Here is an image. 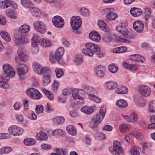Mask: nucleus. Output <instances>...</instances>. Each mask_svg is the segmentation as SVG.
I'll return each instance as SVG.
<instances>
[{
    "mask_svg": "<svg viewBox=\"0 0 155 155\" xmlns=\"http://www.w3.org/2000/svg\"><path fill=\"white\" fill-rule=\"evenodd\" d=\"M87 50L83 49L82 53L86 55L92 57L94 53H97V57L101 58L103 56L102 52L100 51V47L97 45L91 43H87L85 44Z\"/></svg>",
    "mask_w": 155,
    "mask_h": 155,
    "instance_id": "1",
    "label": "nucleus"
},
{
    "mask_svg": "<svg viewBox=\"0 0 155 155\" xmlns=\"http://www.w3.org/2000/svg\"><path fill=\"white\" fill-rule=\"evenodd\" d=\"M105 114V108L101 107L99 113L94 116L91 122L90 126L92 128L94 129L97 127L103 120Z\"/></svg>",
    "mask_w": 155,
    "mask_h": 155,
    "instance_id": "2",
    "label": "nucleus"
},
{
    "mask_svg": "<svg viewBox=\"0 0 155 155\" xmlns=\"http://www.w3.org/2000/svg\"><path fill=\"white\" fill-rule=\"evenodd\" d=\"M4 73L2 76L6 81H8L10 77L15 75V71L12 67L8 64H5L3 65Z\"/></svg>",
    "mask_w": 155,
    "mask_h": 155,
    "instance_id": "3",
    "label": "nucleus"
},
{
    "mask_svg": "<svg viewBox=\"0 0 155 155\" xmlns=\"http://www.w3.org/2000/svg\"><path fill=\"white\" fill-rule=\"evenodd\" d=\"M110 152L114 155H124L123 149L120 146L119 142L118 141L114 142L113 147L109 148Z\"/></svg>",
    "mask_w": 155,
    "mask_h": 155,
    "instance_id": "4",
    "label": "nucleus"
},
{
    "mask_svg": "<svg viewBox=\"0 0 155 155\" xmlns=\"http://www.w3.org/2000/svg\"><path fill=\"white\" fill-rule=\"evenodd\" d=\"M17 72L19 77L21 80L24 79L25 74L28 72V68L25 64L19 63L17 65Z\"/></svg>",
    "mask_w": 155,
    "mask_h": 155,
    "instance_id": "5",
    "label": "nucleus"
},
{
    "mask_svg": "<svg viewBox=\"0 0 155 155\" xmlns=\"http://www.w3.org/2000/svg\"><path fill=\"white\" fill-rule=\"evenodd\" d=\"M27 95L30 97L35 100H38L41 98L42 95L37 89L30 88L26 91Z\"/></svg>",
    "mask_w": 155,
    "mask_h": 155,
    "instance_id": "6",
    "label": "nucleus"
},
{
    "mask_svg": "<svg viewBox=\"0 0 155 155\" xmlns=\"http://www.w3.org/2000/svg\"><path fill=\"white\" fill-rule=\"evenodd\" d=\"M82 24V21L79 16H75L71 18V24L72 29L74 30L78 29Z\"/></svg>",
    "mask_w": 155,
    "mask_h": 155,
    "instance_id": "7",
    "label": "nucleus"
},
{
    "mask_svg": "<svg viewBox=\"0 0 155 155\" xmlns=\"http://www.w3.org/2000/svg\"><path fill=\"white\" fill-rule=\"evenodd\" d=\"M138 90L140 95L144 97H147L151 93V89L147 85L145 84L139 86Z\"/></svg>",
    "mask_w": 155,
    "mask_h": 155,
    "instance_id": "8",
    "label": "nucleus"
},
{
    "mask_svg": "<svg viewBox=\"0 0 155 155\" xmlns=\"http://www.w3.org/2000/svg\"><path fill=\"white\" fill-rule=\"evenodd\" d=\"M52 21L55 26L58 28H62L64 25V20L60 16L56 15L52 19Z\"/></svg>",
    "mask_w": 155,
    "mask_h": 155,
    "instance_id": "9",
    "label": "nucleus"
},
{
    "mask_svg": "<svg viewBox=\"0 0 155 155\" xmlns=\"http://www.w3.org/2000/svg\"><path fill=\"white\" fill-rule=\"evenodd\" d=\"M9 132L14 135H20L23 133V129L17 126L13 125L10 127L8 129Z\"/></svg>",
    "mask_w": 155,
    "mask_h": 155,
    "instance_id": "10",
    "label": "nucleus"
},
{
    "mask_svg": "<svg viewBox=\"0 0 155 155\" xmlns=\"http://www.w3.org/2000/svg\"><path fill=\"white\" fill-rule=\"evenodd\" d=\"M34 26L36 31L43 34L45 32V27L44 24L39 21H36L34 23Z\"/></svg>",
    "mask_w": 155,
    "mask_h": 155,
    "instance_id": "11",
    "label": "nucleus"
},
{
    "mask_svg": "<svg viewBox=\"0 0 155 155\" xmlns=\"http://www.w3.org/2000/svg\"><path fill=\"white\" fill-rule=\"evenodd\" d=\"M104 11L107 14V18L110 20H114L117 17V15L112 8H106L104 9Z\"/></svg>",
    "mask_w": 155,
    "mask_h": 155,
    "instance_id": "12",
    "label": "nucleus"
},
{
    "mask_svg": "<svg viewBox=\"0 0 155 155\" xmlns=\"http://www.w3.org/2000/svg\"><path fill=\"white\" fill-rule=\"evenodd\" d=\"M144 25L141 21H135L133 23L134 30L138 32H141L143 30Z\"/></svg>",
    "mask_w": 155,
    "mask_h": 155,
    "instance_id": "13",
    "label": "nucleus"
},
{
    "mask_svg": "<svg viewBox=\"0 0 155 155\" xmlns=\"http://www.w3.org/2000/svg\"><path fill=\"white\" fill-rule=\"evenodd\" d=\"M15 44L18 45L26 43L27 42V39L23 35H17L15 36L14 39Z\"/></svg>",
    "mask_w": 155,
    "mask_h": 155,
    "instance_id": "14",
    "label": "nucleus"
},
{
    "mask_svg": "<svg viewBox=\"0 0 155 155\" xmlns=\"http://www.w3.org/2000/svg\"><path fill=\"white\" fill-rule=\"evenodd\" d=\"M94 73L97 76L102 77L104 74V68L101 66L95 67L94 69Z\"/></svg>",
    "mask_w": 155,
    "mask_h": 155,
    "instance_id": "15",
    "label": "nucleus"
},
{
    "mask_svg": "<svg viewBox=\"0 0 155 155\" xmlns=\"http://www.w3.org/2000/svg\"><path fill=\"white\" fill-rule=\"evenodd\" d=\"M129 58L131 60L139 62H143L145 60L143 57L138 54H134L131 55Z\"/></svg>",
    "mask_w": 155,
    "mask_h": 155,
    "instance_id": "16",
    "label": "nucleus"
},
{
    "mask_svg": "<svg viewBox=\"0 0 155 155\" xmlns=\"http://www.w3.org/2000/svg\"><path fill=\"white\" fill-rule=\"evenodd\" d=\"M90 38L93 41L98 42L101 39L100 35L96 31H93L90 32L89 34Z\"/></svg>",
    "mask_w": 155,
    "mask_h": 155,
    "instance_id": "17",
    "label": "nucleus"
},
{
    "mask_svg": "<svg viewBox=\"0 0 155 155\" xmlns=\"http://www.w3.org/2000/svg\"><path fill=\"white\" fill-rule=\"evenodd\" d=\"M64 52V49L63 48H59L55 52L54 58L55 59L58 61L60 60L63 55Z\"/></svg>",
    "mask_w": 155,
    "mask_h": 155,
    "instance_id": "18",
    "label": "nucleus"
},
{
    "mask_svg": "<svg viewBox=\"0 0 155 155\" xmlns=\"http://www.w3.org/2000/svg\"><path fill=\"white\" fill-rule=\"evenodd\" d=\"M142 13L141 9L137 8H132L130 10V14L134 17H137L141 15Z\"/></svg>",
    "mask_w": 155,
    "mask_h": 155,
    "instance_id": "19",
    "label": "nucleus"
},
{
    "mask_svg": "<svg viewBox=\"0 0 155 155\" xmlns=\"http://www.w3.org/2000/svg\"><path fill=\"white\" fill-rule=\"evenodd\" d=\"M29 11L33 16L35 17H39L41 14V10L37 8H30L29 9Z\"/></svg>",
    "mask_w": 155,
    "mask_h": 155,
    "instance_id": "20",
    "label": "nucleus"
},
{
    "mask_svg": "<svg viewBox=\"0 0 155 155\" xmlns=\"http://www.w3.org/2000/svg\"><path fill=\"white\" fill-rule=\"evenodd\" d=\"M81 89H77L74 88L72 89V97L74 100L79 99L83 100V98L81 97L79 94V92L81 91Z\"/></svg>",
    "mask_w": 155,
    "mask_h": 155,
    "instance_id": "21",
    "label": "nucleus"
},
{
    "mask_svg": "<svg viewBox=\"0 0 155 155\" xmlns=\"http://www.w3.org/2000/svg\"><path fill=\"white\" fill-rule=\"evenodd\" d=\"M115 91L117 94H125L128 92V89L126 87L122 86L116 88Z\"/></svg>",
    "mask_w": 155,
    "mask_h": 155,
    "instance_id": "22",
    "label": "nucleus"
},
{
    "mask_svg": "<svg viewBox=\"0 0 155 155\" xmlns=\"http://www.w3.org/2000/svg\"><path fill=\"white\" fill-rule=\"evenodd\" d=\"M39 41V44L43 48L49 47L51 45V41L46 39H44L43 38H41Z\"/></svg>",
    "mask_w": 155,
    "mask_h": 155,
    "instance_id": "23",
    "label": "nucleus"
},
{
    "mask_svg": "<svg viewBox=\"0 0 155 155\" xmlns=\"http://www.w3.org/2000/svg\"><path fill=\"white\" fill-rule=\"evenodd\" d=\"M81 90V91H83L85 93L89 94L92 93L94 94L96 92V91L93 88L86 85H84L83 89Z\"/></svg>",
    "mask_w": 155,
    "mask_h": 155,
    "instance_id": "24",
    "label": "nucleus"
},
{
    "mask_svg": "<svg viewBox=\"0 0 155 155\" xmlns=\"http://www.w3.org/2000/svg\"><path fill=\"white\" fill-rule=\"evenodd\" d=\"M30 30V27L28 25H21L18 30V32L20 33H26Z\"/></svg>",
    "mask_w": 155,
    "mask_h": 155,
    "instance_id": "25",
    "label": "nucleus"
},
{
    "mask_svg": "<svg viewBox=\"0 0 155 155\" xmlns=\"http://www.w3.org/2000/svg\"><path fill=\"white\" fill-rule=\"evenodd\" d=\"M66 130L68 133L72 136L76 135L77 132L75 127L73 125H69L66 127Z\"/></svg>",
    "mask_w": 155,
    "mask_h": 155,
    "instance_id": "26",
    "label": "nucleus"
},
{
    "mask_svg": "<svg viewBox=\"0 0 155 155\" xmlns=\"http://www.w3.org/2000/svg\"><path fill=\"white\" fill-rule=\"evenodd\" d=\"M123 66L124 68L131 71L137 70V68L135 65L130 64L126 62H124L123 63Z\"/></svg>",
    "mask_w": 155,
    "mask_h": 155,
    "instance_id": "27",
    "label": "nucleus"
},
{
    "mask_svg": "<svg viewBox=\"0 0 155 155\" xmlns=\"http://www.w3.org/2000/svg\"><path fill=\"white\" fill-rule=\"evenodd\" d=\"M117 85V83L113 81H108L106 82L105 84L106 87L110 90H112L115 88Z\"/></svg>",
    "mask_w": 155,
    "mask_h": 155,
    "instance_id": "28",
    "label": "nucleus"
},
{
    "mask_svg": "<svg viewBox=\"0 0 155 155\" xmlns=\"http://www.w3.org/2000/svg\"><path fill=\"white\" fill-rule=\"evenodd\" d=\"M17 53L19 59L21 61H25L26 59V55L23 51L22 48H20L18 50Z\"/></svg>",
    "mask_w": 155,
    "mask_h": 155,
    "instance_id": "29",
    "label": "nucleus"
},
{
    "mask_svg": "<svg viewBox=\"0 0 155 155\" xmlns=\"http://www.w3.org/2000/svg\"><path fill=\"white\" fill-rule=\"evenodd\" d=\"M8 81L2 78V76H0V87L4 89H7L9 87V85L6 82Z\"/></svg>",
    "mask_w": 155,
    "mask_h": 155,
    "instance_id": "30",
    "label": "nucleus"
},
{
    "mask_svg": "<svg viewBox=\"0 0 155 155\" xmlns=\"http://www.w3.org/2000/svg\"><path fill=\"white\" fill-rule=\"evenodd\" d=\"M81 112L87 114H90L93 112V109L90 107L85 106L82 107L81 109Z\"/></svg>",
    "mask_w": 155,
    "mask_h": 155,
    "instance_id": "31",
    "label": "nucleus"
},
{
    "mask_svg": "<svg viewBox=\"0 0 155 155\" xmlns=\"http://www.w3.org/2000/svg\"><path fill=\"white\" fill-rule=\"evenodd\" d=\"M39 38L36 35H34L31 39V45L34 47H37L38 44H39Z\"/></svg>",
    "mask_w": 155,
    "mask_h": 155,
    "instance_id": "32",
    "label": "nucleus"
},
{
    "mask_svg": "<svg viewBox=\"0 0 155 155\" xmlns=\"http://www.w3.org/2000/svg\"><path fill=\"white\" fill-rule=\"evenodd\" d=\"M11 1L6 0L0 2V7L1 8L4 9L8 8L11 5Z\"/></svg>",
    "mask_w": 155,
    "mask_h": 155,
    "instance_id": "33",
    "label": "nucleus"
},
{
    "mask_svg": "<svg viewBox=\"0 0 155 155\" xmlns=\"http://www.w3.org/2000/svg\"><path fill=\"white\" fill-rule=\"evenodd\" d=\"M24 142L27 146H32L35 144L36 141L33 138H28L24 140Z\"/></svg>",
    "mask_w": 155,
    "mask_h": 155,
    "instance_id": "34",
    "label": "nucleus"
},
{
    "mask_svg": "<svg viewBox=\"0 0 155 155\" xmlns=\"http://www.w3.org/2000/svg\"><path fill=\"white\" fill-rule=\"evenodd\" d=\"M127 48L125 47L121 46L114 48L113 51L115 53H122L125 52L127 51Z\"/></svg>",
    "mask_w": 155,
    "mask_h": 155,
    "instance_id": "35",
    "label": "nucleus"
},
{
    "mask_svg": "<svg viewBox=\"0 0 155 155\" xmlns=\"http://www.w3.org/2000/svg\"><path fill=\"white\" fill-rule=\"evenodd\" d=\"M36 138L39 140H46L48 139L47 134L43 132H39L37 134Z\"/></svg>",
    "mask_w": 155,
    "mask_h": 155,
    "instance_id": "36",
    "label": "nucleus"
},
{
    "mask_svg": "<svg viewBox=\"0 0 155 155\" xmlns=\"http://www.w3.org/2000/svg\"><path fill=\"white\" fill-rule=\"evenodd\" d=\"M116 104L118 107L124 108L127 106V104L125 100L120 99L117 101Z\"/></svg>",
    "mask_w": 155,
    "mask_h": 155,
    "instance_id": "37",
    "label": "nucleus"
},
{
    "mask_svg": "<svg viewBox=\"0 0 155 155\" xmlns=\"http://www.w3.org/2000/svg\"><path fill=\"white\" fill-rule=\"evenodd\" d=\"M148 111L149 113H155V100L151 101L149 103Z\"/></svg>",
    "mask_w": 155,
    "mask_h": 155,
    "instance_id": "38",
    "label": "nucleus"
},
{
    "mask_svg": "<svg viewBox=\"0 0 155 155\" xmlns=\"http://www.w3.org/2000/svg\"><path fill=\"white\" fill-rule=\"evenodd\" d=\"M88 96L90 100L94 102L99 103H100L101 101V99L94 94H89Z\"/></svg>",
    "mask_w": 155,
    "mask_h": 155,
    "instance_id": "39",
    "label": "nucleus"
},
{
    "mask_svg": "<svg viewBox=\"0 0 155 155\" xmlns=\"http://www.w3.org/2000/svg\"><path fill=\"white\" fill-rule=\"evenodd\" d=\"M0 35L2 38L7 42H9L11 40V38L8 33L5 31H2L0 33Z\"/></svg>",
    "mask_w": 155,
    "mask_h": 155,
    "instance_id": "40",
    "label": "nucleus"
},
{
    "mask_svg": "<svg viewBox=\"0 0 155 155\" xmlns=\"http://www.w3.org/2000/svg\"><path fill=\"white\" fill-rule=\"evenodd\" d=\"M43 83V84L46 86L50 83L51 81L50 75L48 74L44 75L42 78Z\"/></svg>",
    "mask_w": 155,
    "mask_h": 155,
    "instance_id": "41",
    "label": "nucleus"
},
{
    "mask_svg": "<svg viewBox=\"0 0 155 155\" xmlns=\"http://www.w3.org/2000/svg\"><path fill=\"white\" fill-rule=\"evenodd\" d=\"M53 135L54 136H62L64 135V132L63 130L60 129H57L54 130L53 131Z\"/></svg>",
    "mask_w": 155,
    "mask_h": 155,
    "instance_id": "42",
    "label": "nucleus"
},
{
    "mask_svg": "<svg viewBox=\"0 0 155 155\" xmlns=\"http://www.w3.org/2000/svg\"><path fill=\"white\" fill-rule=\"evenodd\" d=\"M108 69L111 72L115 73L117 72L118 70V68L115 66L114 64H111L108 67Z\"/></svg>",
    "mask_w": 155,
    "mask_h": 155,
    "instance_id": "43",
    "label": "nucleus"
},
{
    "mask_svg": "<svg viewBox=\"0 0 155 155\" xmlns=\"http://www.w3.org/2000/svg\"><path fill=\"white\" fill-rule=\"evenodd\" d=\"M81 14L84 16H88L89 13V11L87 8L83 7L80 10Z\"/></svg>",
    "mask_w": 155,
    "mask_h": 155,
    "instance_id": "44",
    "label": "nucleus"
},
{
    "mask_svg": "<svg viewBox=\"0 0 155 155\" xmlns=\"http://www.w3.org/2000/svg\"><path fill=\"white\" fill-rule=\"evenodd\" d=\"M137 115L133 113L129 116V120H128V121L134 123L137 121Z\"/></svg>",
    "mask_w": 155,
    "mask_h": 155,
    "instance_id": "45",
    "label": "nucleus"
},
{
    "mask_svg": "<svg viewBox=\"0 0 155 155\" xmlns=\"http://www.w3.org/2000/svg\"><path fill=\"white\" fill-rule=\"evenodd\" d=\"M12 148L9 147H2L0 150V151L2 153H8L12 150Z\"/></svg>",
    "mask_w": 155,
    "mask_h": 155,
    "instance_id": "46",
    "label": "nucleus"
},
{
    "mask_svg": "<svg viewBox=\"0 0 155 155\" xmlns=\"http://www.w3.org/2000/svg\"><path fill=\"white\" fill-rule=\"evenodd\" d=\"M65 119L62 117H58L54 119V122L57 124H60L63 123Z\"/></svg>",
    "mask_w": 155,
    "mask_h": 155,
    "instance_id": "47",
    "label": "nucleus"
},
{
    "mask_svg": "<svg viewBox=\"0 0 155 155\" xmlns=\"http://www.w3.org/2000/svg\"><path fill=\"white\" fill-rule=\"evenodd\" d=\"M44 92L48 98L50 100L52 101L54 100V95L49 91L45 89Z\"/></svg>",
    "mask_w": 155,
    "mask_h": 155,
    "instance_id": "48",
    "label": "nucleus"
},
{
    "mask_svg": "<svg viewBox=\"0 0 155 155\" xmlns=\"http://www.w3.org/2000/svg\"><path fill=\"white\" fill-rule=\"evenodd\" d=\"M130 127V125L125 124H121L119 126V129L122 132H123Z\"/></svg>",
    "mask_w": 155,
    "mask_h": 155,
    "instance_id": "49",
    "label": "nucleus"
},
{
    "mask_svg": "<svg viewBox=\"0 0 155 155\" xmlns=\"http://www.w3.org/2000/svg\"><path fill=\"white\" fill-rule=\"evenodd\" d=\"M55 71L57 78H60L64 74L63 71L61 68H57L55 70Z\"/></svg>",
    "mask_w": 155,
    "mask_h": 155,
    "instance_id": "50",
    "label": "nucleus"
},
{
    "mask_svg": "<svg viewBox=\"0 0 155 155\" xmlns=\"http://www.w3.org/2000/svg\"><path fill=\"white\" fill-rule=\"evenodd\" d=\"M139 148L138 147H134L130 150L132 155H139Z\"/></svg>",
    "mask_w": 155,
    "mask_h": 155,
    "instance_id": "51",
    "label": "nucleus"
},
{
    "mask_svg": "<svg viewBox=\"0 0 155 155\" xmlns=\"http://www.w3.org/2000/svg\"><path fill=\"white\" fill-rule=\"evenodd\" d=\"M44 110V107L42 105L39 104L37 105L35 108V111L37 113H42Z\"/></svg>",
    "mask_w": 155,
    "mask_h": 155,
    "instance_id": "52",
    "label": "nucleus"
},
{
    "mask_svg": "<svg viewBox=\"0 0 155 155\" xmlns=\"http://www.w3.org/2000/svg\"><path fill=\"white\" fill-rule=\"evenodd\" d=\"M72 89L65 88L62 91V94L64 95H69L72 92Z\"/></svg>",
    "mask_w": 155,
    "mask_h": 155,
    "instance_id": "53",
    "label": "nucleus"
},
{
    "mask_svg": "<svg viewBox=\"0 0 155 155\" xmlns=\"http://www.w3.org/2000/svg\"><path fill=\"white\" fill-rule=\"evenodd\" d=\"M58 151H60V153L61 155H68V149L65 147L61 149H57Z\"/></svg>",
    "mask_w": 155,
    "mask_h": 155,
    "instance_id": "54",
    "label": "nucleus"
},
{
    "mask_svg": "<svg viewBox=\"0 0 155 155\" xmlns=\"http://www.w3.org/2000/svg\"><path fill=\"white\" fill-rule=\"evenodd\" d=\"M21 4L26 7H29L31 5V3L29 0H21Z\"/></svg>",
    "mask_w": 155,
    "mask_h": 155,
    "instance_id": "55",
    "label": "nucleus"
},
{
    "mask_svg": "<svg viewBox=\"0 0 155 155\" xmlns=\"http://www.w3.org/2000/svg\"><path fill=\"white\" fill-rule=\"evenodd\" d=\"M75 64L78 65L81 64L83 62V60L81 57H77L74 60Z\"/></svg>",
    "mask_w": 155,
    "mask_h": 155,
    "instance_id": "56",
    "label": "nucleus"
},
{
    "mask_svg": "<svg viewBox=\"0 0 155 155\" xmlns=\"http://www.w3.org/2000/svg\"><path fill=\"white\" fill-rule=\"evenodd\" d=\"M28 117L31 120H34L37 119V116L34 112H32L29 114Z\"/></svg>",
    "mask_w": 155,
    "mask_h": 155,
    "instance_id": "57",
    "label": "nucleus"
},
{
    "mask_svg": "<svg viewBox=\"0 0 155 155\" xmlns=\"http://www.w3.org/2000/svg\"><path fill=\"white\" fill-rule=\"evenodd\" d=\"M119 32L121 33L123 35L125 36L128 34V31L126 28L123 27L121 29V31Z\"/></svg>",
    "mask_w": 155,
    "mask_h": 155,
    "instance_id": "58",
    "label": "nucleus"
},
{
    "mask_svg": "<svg viewBox=\"0 0 155 155\" xmlns=\"http://www.w3.org/2000/svg\"><path fill=\"white\" fill-rule=\"evenodd\" d=\"M21 106L20 103L18 102H16L13 105L14 109L16 110H18Z\"/></svg>",
    "mask_w": 155,
    "mask_h": 155,
    "instance_id": "59",
    "label": "nucleus"
},
{
    "mask_svg": "<svg viewBox=\"0 0 155 155\" xmlns=\"http://www.w3.org/2000/svg\"><path fill=\"white\" fill-rule=\"evenodd\" d=\"M38 69L34 70L36 73L38 74H42L44 72V70L42 67H40Z\"/></svg>",
    "mask_w": 155,
    "mask_h": 155,
    "instance_id": "60",
    "label": "nucleus"
},
{
    "mask_svg": "<svg viewBox=\"0 0 155 155\" xmlns=\"http://www.w3.org/2000/svg\"><path fill=\"white\" fill-rule=\"evenodd\" d=\"M100 29L106 32H108L110 30L109 27L105 23L104 24V25H103V26Z\"/></svg>",
    "mask_w": 155,
    "mask_h": 155,
    "instance_id": "61",
    "label": "nucleus"
},
{
    "mask_svg": "<svg viewBox=\"0 0 155 155\" xmlns=\"http://www.w3.org/2000/svg\"><path fill=\"white\" fill-rule=\"evenodd\" d=\"M7 15L10 18H14L15 17V16L14 14V12L11 10L7 12Z\"/></svg>",
    "mask_w": 155,
    "mask_h": 155,
    "instance_id": "62",
    "label": "nucleus"
},
{
    "mask_svg": "<svg viewBox=\"0 0 155 155\" xmlns=\"http://www.w3.org/2000/svg\"><path fill=\"white\" fill-rule=\"evenodd\" d=\"M51 147L50 145L49 144L44 143L41 145V147L42 149L44 150H47L50 149Z\"/></svg>",
    "mask_w": 155,
    "mask_h": 155,
    "instance_id": "63",
    "label": "nucleus"
},
{
    "mask_svg": "<svg viewBox=\"0 0 155 155\" xmlns=\"http://www.w3.org/2000/svg\"><path fill=\"white\" fill-rule=\"evenodd\" d=\"M103 129L104 130L110 131L112 129V127L110 125H107L104 127Z\"/></svg>",
    "mask_w": 155,
    "mask_h": 155,
    "instance_id": "64",
    "label": "nucleus"
}]
</instances>
